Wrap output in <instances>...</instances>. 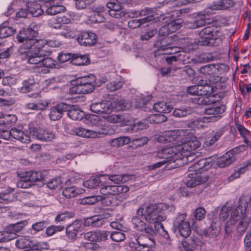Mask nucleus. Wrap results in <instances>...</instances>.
<instances>
[{"label": "nucleus", "instance_id": "1", "mask_svg": "<svg viewBox=\"0 0 251 251\" xmlns=\"http://www.w3.org/2000/svg\"><path fill=\"white\" fill-rule=\"evenodd\" d=\"M200 146V143L196 137H193L190 140L169 148L163 149L159 152L158 155L161 157L171 159H178L182 156H186L187 153L194 152L193 151Z\"/></svg>", "mask_w": 251, "mask_h": 251}, {"label": "nucleus", "instance_id": "2", "mask_svg": "<svg viewBox=\"0 0 251 251\" xmlns=\"http://www.w3.org/2000/svg\"><path fill=\"white\" fill-rule=\"evenodd\" d=\"M200 146V143L196 137H193L190 140L169 148L163 149L159 152L158 155L161 157L171 159H178L182 156H186L187 153L194 152L193 151Z\"/></svg>", "mask_w": 251, "mask_h": 251}, {"label": "nucleus", "instance_id": "3", "mask_svg": "<svg viewBox=\"0 0 251 251\" xmlns=\"http://www.w3.org/2000/svg\"><path fill=\"white\" fill-rule=\"evenodd\" d=\"M168 205L165 203L150 204L144 208H139L137 211L139 216H142L144 220L150 224H153L154 226L166 219L163 212L167 210Z\"/></svg>", "mask_w": 251, "mask_h": 251}, {"label": "nucleus", "instance_id": "4", "mask_svg": "<svg viewBox=\"0 0 251 251\" xmlns=\"http://www.w3.org/2000/svg\"><path fill=\"white\" fill-rule=\"evenodd\" d=\"M247 206L248 202L246 200L241 201L238 206L231 212L230 217L226 224V232H229L230 226L234 225L238 220H240L237 228L238 232L243 234L245 232L250 223V218L246 212Z\"/></svg>", "mask_w": 251, "mask_h": 251}, {"label": "nucleus", "instance_id": "5", "mask_svg": "<svg viewBox=\"0 0 251 251\" xmlns=\"http://www.w3.org/2000/svg\"><path fill=\"white\" fill-rule=\"evenodd\" d=\"M205 166L206 160L202 159L189 167V173L185 180V183L187 187L192 188L205 182V180L202 178L200 174Z\"/></svg>", "mask_w": 251, "mask_h": 251}, {"label": "nucleus", "instance_id": "6", "mask_svg": "<svg viewBox=\"0 0 251 251\" xmlns=\"http://www.w3.org/2000/svg\"><path fill=\"white\" fill-rule=\"evenodd\" d=\"M19 32L17 35V40L20 43H24V47L26 49L32 47L35 50H42L46 44L47 41L43 39H37L35 38L38 35V32Z\"/></svg>", "mask_w": 251, "mask_h": 251}, {"label": "nucleus", "instance_id": "7", "mask_svg": "<svg viewBox=\"0 0 251 251\" xmlns=\"http://www.w3.org/2000/svg\"><path fill=\"white\" fill-rule=\"evenodd\" d=\"M19 54L22 59L27 61L30 64L38 65L43 59L45 53L42 50H35L34 48L26 49L24 47V44L19 49Z\"/></svg>", "mask_w": 251, "mask_h": 251}, {"label": "nucleus", "instance_id": "8", "mask_svg": "<svg viewBox=\"0 0 251 251\" xmlns=\"http://www.w3.org/2000/svg\"><path fill=\"white\" fill-rule=\"evenodd\" d=\"M19 176L20 180L18 181L17 186L22 188H29L37 181L43 182V178L40 172H25L20 174Z\"/></svg>", "mask_w": 251, "mask_h": 251}, {"label": "nucleus", "instance_id": "9", "mask_svg": "<svg viewBox=\"0 0 251 251\" xmlns=\"http://www.w3.org/2000/svg\"><path fill=\"white\" fill-rule=\"evenodd\" d=\"M213 105L205 109V116L202 118L203 122H214L219 120L220 114L225 112V106L220 102L215 101Z\"/></svg>", "mask_w": 251, "mask_h": 251}, {"label": "nucleus", "instance_id": "10", "mask_svg": "<svg viewBox=\"0 0 251 251\" xmlns=\"http://www.w3.org/2000/svg\"><path fill=\"white\" fill-rule=\"evenodd\" d=\"M155 246L152 238L146 235L139 236L135 241L129 243V246L132 251H150Z\"/></svg>", "mask_w": 251, "mask_h": 251}, {"label": "nucleus", "instance_id": "11", "mask_svg": "<svg viewBox=\"0 0 251 251\" xmlns=\"http://www.w3.org/2000/svg\"><path fill=\"white\" fill-rule=\"evenodd\" d=\"M186 214H179L173 223V227L177 230L179 235L184 238L189 236L191 232L190 223L186 220Z\"/></svg>", "mask_w": 251, "mask_h": 251}, {"label": "nucleus", "instance_id": "12", "mask_svg": "<svg viewBox=\"0 0 251 251\" xmlns=\"http://www.w3.org/2000/svg\"><path fill=\"white\" fill-rule=\"evenodd\" d=\"M70 133L74 135H76L84 138H99L107 133L106 130L102 128L101 130H92L86 129L83 127L78 126L74 127L71 129Z\"/></svg>", "mask_w": 251, "mask_h": 251}, {"label": "nucleus", "instance_id": "13", "mask_svg": "<svg viewBox=\"0 0 251 251\" xmlns=\"http://www.w3.org/2000/svg\"><path fill=\"white\" fill-rule=\"evenodd\" d=\"M209 12V10L200 12L198 14L200 19L196 20L192 23H190L188 26L191 29H195L205 25H206L212 24V25L206 26L204 28L206 31H212V30H210L208 29L216 26V25L213 24V20L208 18ZM214 30V29H213L212 31H213Z\"/></svg>", "mask_w": 251, "mask_h": 251}, {"label": "nucleus", "instance_id": "14", "mask_svg": "<svg viewBox=\"0 0 251 251\" xmlns=\"http://www.w3.org/2000/svg\"><path fill=\"white\" fill-rule=\"evenodd\" d=\"M129 187L123 185H108L102 184L100 190V193L104 196L116 195L128 192Z\"/></svg>", "mask_w": 251, "mask_h": 251}, {"label": "nucleus", "instance_id": "15", "mask_svg": "<svg viewBox=\"0 0 251 251\" xmlns=\"http://www.w3.org/2000/svg\"><path fill=\"white\" fill-rule=\"evenodd\" d=\"M29 133L32 137L44 141H51L55 138V133L50 129L33 127L30 128Z\"/></svg>", "mask_w": 251, "mask_h": 251}, {"label": "nucleus", "instance_id": "16", "mask_svg": "<svg viewBox=\"0 0 251 251\" xmlns=\"http://www.w3.org/2000/svg\"><path fill=\"white\" fill-rule=\"evenodd\" d=\"M238 151L237 148H235L226 152L217 159L216 165L220 168H225L229 166L236 159Z\"/></svg>", "mask_w": 251, "mask_h": 251}, {"label": "nucleus", "instance_id": "17", "mask_svg": "<svg viewBox=\"0 0 251 251\" xmlns=\"http://www.w3.org/2000/svg\"><path fill=\"white\" fill-rule=\"evenodd\" d=\"M95 78L93 75L85 76L77 78V83L80 84L81 94H85L92 92L95 89L93 83L95 82Z\"/></svg>", "mask_w": 251, "mask_h": 251}, {"label": "nucleus", "instance_id": "18", "mask_svg": "<svg viewBox=\"0 0 251 251\" xmlns=\"http://www.w3.org/2000/svg\"><path fill=\"white\" fill-rule=\"evenodd\" d=\"M91 110L99 114H108L113 109V106L110 101H104L92 104L90 106Z\"/></svg>", "mask_w": 251, "mask_h": 251}, {"label": "nucleus", "instance_id": "19", "mask_svg": "<svg viewBox=\"0 0 251 251\" xmlns=\"http://www.w3.org/2000/svg\"><path fill=\"white\" fill-rule=\"evenodd\" d=\"M67 104L64 103H60L50 108V118L52 121H56L60 119L64 112L68 109Z\"/></svg>", "mask_w": 251, "mask_h": 251}, {"label": "nucleus", "instance_id": "20", "mask_svg": "<svg viewBox=\"0 0 251 251\" xmlns=\"http://www.w3.org/2000/svg\"><path fill=\"white\" fill-rule=\"evenodd\" d=\"M212 32H200V39L199 44L202 46H216V42L218 44L221 42L219 38H214Z\"/></svg>", "mask_w": 251, "mask_h": 251}, {"label": "nucleus", "instance_id": "21", "mask_svg": "<svg viewBox=\"0 0 251 251\" xmlns=\"http://www.w3.org/2000/svg\"><path fill=\"white\" fill-rule=\"evenodd\" d=\"M175 14H176V15H177V12L172 11V13H168L167 14V16H166L165 18H170V21L171 22L170 23L168 24L167 27L166 25L163 26L162 27L163 29L162 30L169 29V30H179L182 27V24L183 23V20L181 18L175 19V17H174Z\"/></svg>", "mask_w": 251, "mask_h": 251}, {"label": "nucleus", "instance_id": "22", "mask_svg": "<svg viewBox=\"0 0 251 251\" xmlns=\"http://www.w3.org/2000/svg\"><path fill=\"white\" fill-rule=\"evenodd\" d=\"M132 223L134 228L140 231H144L151 235L155 234V229L151 226L147 225L138 217H134L132 219Z\"/></svg>", "mask_w": 251, "mask_h": 251}, {"label": "nucleus", "instance_id": "23", "mask_svg": "<svg viewBox=\"0 0 251 251\" xmlns=\"http://www.w3.org/2000/svg\"><path fill=\"white\" fill-rule=\"evenodd\" d=\"M77 40L81 45L92 46L96 43L97 36L94 32H81L77 36Z\"/></svg>", "mask_w": 251, "mask_h": 251}, {"label": "nucleus", "instance_id": "24", "mask_svg": "<svg viewBox=\"0 0 251 251\" xmlns=\"http://www.w3.org/2000/svg\"><path fill=\"white\" fill-rule=\"evenodd\" d=\"M81 223L75 220L66 227V234L69 240H75L81 227Z\"/></svg>", "mask_w": 251, "mask_h": 251}, {"label": "nucleus", "instance_id": "25", "mask_svg": "<svg viewBox=\"0 0 251 251\" xmlns=\"http://www.w3.org/2000/svg\"><path fill=\"white\" fill-rule=\"evenodd\" d=\"M45 6L47 8L46 12L48 15H54L58 13L64 12L66 10L65 7L58 2H54L53 1H47L45 2Z\"/></svg>", "mask_w": 251, "mask_h": 251}, {"label": "nucleus", "instance_id": "26", "mask_svg": "<svg viewBox=\"0 0 251 251\" xmlns=\"http://www.w3.org/2000/svg\"><path fill=\"white\" fill-rule=\"evenodd\" d=\"M235 2L233 0H220L214 2L207 10H224L233 7Z\"/></svg>", "mask_w": 251, "mask_h": 251}, {"label": "nucleus", "instance_id": "27", "mask_svg": "<svg viewBox=\"0 0 251 251\" xmlns=\"http://www.w3.org/2000/svg\"><path fill=\"white\" fill-rule=\"evenodd\" d=\"M12 137L24 144L30 142V138L27 134L16 127L12 128Z\"/></svg>", "mask_w": 251, "mask_h": 251}, {"label": "nucleus", "instance_id": "28", "mask_svg": "<svg viewBox=\"0 0 251 251\" xmlns=\"http://www.w3.org/2000/svg\"><path fill=\"white\" fill-rule=\"evenodd\" d=\"M68 109L67 114L69 118L73 120H80L84 116L83 112L75 105L67 104Z\"/></svg>", "mask_w": 251, "mask_h": 251}, {"label": "nucleus", "instance_id": "29", "mask_svg": "<svg viewBox=\"0 0 251 251\" xmlns=\"http://www.w3.org/2000/svg\"><path fill=\"white\" fill-rule=\"evenodd\" d=\"M27 9L28 11L33 17H38L41 15L44 12L40 4L36 2H27Z\"/></svg>", "mask_w": 251, "mask_h": 251}, {"label": "nucleus", "instance_id": "30", "mask_svg": "<svg viewBox=\"0 0 251 251\" xmlns=\"http://www.w3.org/2000/svg\"><path fill=\"white\" fill-rule=\"evenodd\" d=\"M107 176L109 180L116 184L126 183L131 179V176L127 175H108Z\"/></svg>", "mask_w": 251, "mask_h": 251}, {"label": "nucleus", "instance_id": "31", "mask_svg": "<svg viewBox=\"0 0 251 251\" xmlns=\"http://www.w3.org/2000/svg\"><path fill=\"white\" fill-rule=\"evenodd\" d=\"M85 190L81 188H76L74 186L65 188L62 192L63 195L66 198H72L82 194Z\"/></svg>", "mask_w": 251, "mask_h": 251}, {"label": "nucleus", "instance_id": "32", "mask_svg": "<svg viewBox=\"0 0 251 251\" xmlns=\"http://www.w3.org/2000/svg\"><path fill=\"white\" fill-rule=\"evenodd\" d=\"M50 102L48 100H41L39 102L35 103L29 102L26 104L25 107L28 109L33 110H44L48 107Z\"/></svg>", "mask_w": 251, "mask_h": 251}, {"label": "nucleus", "instance_id": "33", "mask_svg": "<svg viewBox=\"0 0 251 251\" xmlns=\"http://www.w3.org/2000/svg\"><path fill=\"white\" fill-rule=\"evenodd\" d=\"M199 244V239L195 237H192L187 241H183L181 243L183 251H193Z\"/></svg>", "mask_w": 251, "mask_h": 251}, {"label": "nucleus", "instance_id": "34", "mask_svg": "<svg viewBox=\"0 0 251 251\" xmlns=\"http://www.w3.org/2000/svg\"><path fill=\"white\" fill-rule=\"evenodd\" d=\"M153 108L154 111L159 113H168L172 111L173 107L166 102L159 101L153 104Z\"/></svg>", "mask_w": 251, "mask_h": 251}, {"label": "nucleus", "instance_id": "35", "mask_svg": "<svg viewBox=\"0 0 251 251\" xmlns=\"http://www.w3.org/2000/svg\"><path fill=\"white\" fill-rule=\"evenodd\" d=\"M155 19L152 15H149L139 20H132L128 22V26L131 29H135L139 27L141 24L152 21Z\"/></svg>", "mask_w": 251, "mask_h": 251}, {"label": "nucleus", "instance_id": "36", "mask_svg": "<svg viewBox=\"0 0 251 251\" xmlns=\"http://www.w3.org/2000/svg\"><path fill=\"white\" fill-rule=\"evenodd\" d=\"M103 118L107 122L113 124L120 123L121 125L123 126L126 123L124 117L120 114H113L105 116Z\"/></svg>", "mask_w": 251, "mask_h": 251}, {"label": "nucleus", "instance_id": "37", "mask_svg": "<svg viewBox=\"0 0 251 251\" xmlns=\"http://www.w3.org/2000/svg\"><path fill=\"white\" fill-rule=\"evenodd\" d=\"M32 241L27 236H21L15 242L16 247L20 249L28 248L31 246Z\"/></svg>", "mask_w": 251, "mask_h": 251}, {"label": "nucleus", "instance_id": "38", "mask_svg": "<svg viewBox=\"0 0 251 251\" xmlns=\"http://www.w3.org/2000/svg\"><path fill=\"white\" fill-rule=\"evenodd\" d=\"M195 102L200 105H210L215 102L212 96L200 95L194 99Z\"/></svg>", "mask_w": 251, "mask_h": 251}, {"label": "nucleus", "instance_id": "39", "mask_svg": "<svg viewBox=\"0 0 251 251\" xmlns=\"http://www.w3.org/2000/svg\"><path fill=\"white\" fill-rule=\"evenodd\" d=\"M71 62L73 65L82 66L87 64L89 63V59L86 55H80L78 54H73V59Z\"/></svg>", "mask_w": 251, "mask_h": 251}, {"label": "nucleus", "instance_id": "40", "mask_svg": "<svg viewBox=\"0 0 251 251\" xmlns=\"http://www.w3.org/2000/svg\"><path fill=\"white\" fill-rule=\"evenodd\" d=\"M184 133L185 131L183 130H169L165 133V136L168 139H165L164 140L171 142L184 135Z\"/></svg>", "mask_w": 251, "mask_h": 251}, {"label": "nucleus", "instance_id": "41", "mask_svg": "<svg viewBox=\"0 0 251 251\" xmlns=\"http://www.w3.org/2000/svg\"><path fill=\"white\" fill-rule=\"evenodd\" d=\"M14 189H11L10 191L6 190L5 192L0 193V203L7 204L14 200V197L11 192Z\"/></svg>", "mask_w": 251, "mask_h": 251}, {"label": "nucleus", "instance_id": "42", "mask_svg": "<svg viewBox=\"0 0 251 251\" xmlns=\"http://www.w3.org/2000/svg\"><path fill=\"white\" fill-rule=\"evenodd\" d=\"M130 142V139L127 136H122L111 140L109 143L114 147H119Z\"/></svg>", "mask_w": 251, "mask_h": 251}, {"label": "nucleus", "instance_id": "43", "mask_svg": "<svg viewBox=\"0 0 251 251\" xmlns=\"http://www.w3.org/2000/svg\"><path fill=\"white\" fill-rule=\"evenodd\" d=\"M223 132L221 130L213 132V134L210 137H208L206 139L204 142V146L208 147L209 146L213 145L216 143L219 138L223 135Z\"/></svg>", "mask_w": 251, "mask_h": 251}, {"label": "nucleus", "instance_id": "44", "mask_svg": "<svg viewBox=\"0 0 251 251\" xmlns=\"http://www.w3.org/2000/svg\"><path fill=\"white\" fill-rule=\"evenodd\" d=\"M17 120V117L14 114H4L2 120L0 121V126H12Z\"/></svg>", "mask_w": 251, "mask_h": 251}, {"label": "nucleus", "instance_id": "45", "mask_svg": "<svg viewBox=\"0 0 251 251\" xmlns=\"http://www.w3.org/2000/svg\"><path fill=\"white\" fill-rule=\"evenodd\" d=\"M220 231L219 225L212 222L211 226L207 229L206 235L209 237H216L219 234Z\"/></svg>", "mask_w": 251, "mask_h": 251}, {"label": "nucleus", "instance_id": "46", "mask_svg": "<svg viewBox=\"0 0 251 251\" xmlns=\"http://www.w3.org/2000/svg\"><path fill=\"white\" fill-rule=\"evenodd\" d=\"M162 151V150L160 151H159L157 152V154H156V157L158 158H162L163 159V160L161 161H159L153 165H150L149 166L148 168H149V169L150 170H153L155 168H159L161 166H162V165H163L164 164H165V163H171L172 162H174L176 160H177V159H171L172 157L171 158H164V157H159L158 155V154L159 152H161V151Z\"/></svg>", "mask_w": 251, "mask_h": 251}, {"label": "nucleus", "instance_id": "47", "mask_svg": "<svg viewBox=\"0 0 251 251\" xmlns=\"http://www.w3.org/2000/svg\"><path fill=\"white\" fill-rule=\"evenodd\" d=\"M101 180L98 177H91L83 182V186L88 189H94L100 183Z\"/></svg>", "mask_w": 251, "mask_h": 251}, {"label": "nucleus", "instance_id": "48", "mask_svg": "<svg viewBox=\"0 0 251 251\" xmlns=\"http://www.w3.org/2000/svg\"><path fill=\"white\" fill-rule=\"evenodd\" d=\"M47 224L45 221H42L32 224L31 228L29 229L30 233L34 235L38 232L43 230L46 228Z\"/></svg>", "mask_w": 251, "mask_h": 251}, {"label": "nucleus", "instance_id": "49", "mask_svg": "<svg viewBox=\"0 0 251 251\" xmlns=\"http://www.w3.org/2000/svg\"><path fill=\"white\" fill-rule=\"evenodd\" d=\"M15 233L8 231H0V242H5L15 238Z\"/></svg>", "mask_w": 251, "mask_h": 251}, {"label": "nucleus", "instance_id": "50", "mask_svg": "<svg viewBox=\"0 0 251 251\" xmlns=\"http://www.w3.org/2000/svg\"><path fill=\"white\" fill-rule=\"evenodd\" d=\"M110 234V231L106 230H96L95 231L96 242L105 241L107 240L108 236Z\"/></svg>", "mask_w": 251, "mask_h": 251}, {"label": "nucleus", "instance_id": "51", "mask_svg": "<svg viewBox=\"0 0 251 251\" xmlns=\"http://www.w3.org/2000/svg\"><path fill=\"white\" fill-rule=\"evenodd\" d=\"M215 87L207 82V84L204 85L200 88V95L212 96L214 92Z\"/></svg>", "mask_w": 251, "mask_h": 251}, {"label": "nucleus", "instance_id": "52", "mask_svg": "<svg viewBox=\"0 0 251 251\" xmlns=\"http://www.w3.org/2000/svg\"><path fill=\"white\" fill-rule=\"evenodd\" d=\"M191 112V109L188 108H183L175 109L173 112L174 116L178 118H182L186 116L188 114H190Z\"/></svg>", "mask_w": 251, "mask_h": 251}, {"label": "nucleus", "instance_id": "53", "mask_svg": "<svg viewBox=\"0 0 251 251\" xmlns=\"http://www.w3.org/2000/svg\"><path fill=\"white\" fill-rule=\"evenodd\" d=\"M85 226H97L101 225V222L99 219L98 216H94L86 219L83 223Z\"/></svg>", "mask_w": 251, "mask_h": 251}, {"label": "nucleus", "instance_id": "54", "mask_svg": "<svg viewBox=\"0 0 251 251\" xmlns=\"http://www.w3.org/2000/svg\"><path fill=\"white\" fill-rule=\"evenodd\" d=\"M109 236L113 241L117 242L123 241L126 237L125 234L120 230L110 232Z\"/></svg>", "mask_w": 251, "mask_h": 251}, {"label": "nucleus", "instance_id": "55", "mask_svg": "<svg viewBox=\"0 0 251 251\" xmlns=\"http://www.w3.org/2000/svg\"><path fill=\"white\" fill-rule=\"evenodd\" d=\"M149 139L146 137H142L141 138L133 139L130 142L132 146L137 148L142 147L148 143Z\"/></svg>", "mask_w": 251, "mask_h": 251}, {"label": "nucleus", "instance_id": "56", "mask_svg": "<svg viewBox=\"0 0 251 251\" xmlns=\"http://www.w3.org/2000/svg\"><path fill=\"white\" fill-rule=\"evenodd\" d=\"M74 213L68 211H64L59 213L55 219V221L57 222H63L67 219L74 217Z\"/></svg>", "mask_w": 251, "mask_h": 251}, {"label": "nucleus", "instance_id": "57", "mask_svg": "<svg viewBox=\"0 0 251 251\" xmlns=\"http://www.w3.org/2000/svg\"><path fill=\"white\" fill-rule=\"evenodd\" d=\"M123 84L124 82L122 81H114L108 83L107 88L110 91H115L120 89Z\"/></svg>", "mask_w": 251, "mask_h": 251}, {"label": "nucleus", "instance_id": "58", "mask_svg": "<svg viewBox=\"0 0 251 251\" xmlns=\"http://www.w3.org/2000/svg\"><path fill=\"white\" fill-rule=\"evenodd\" d=\"M77 79L75 81H72V87L69 89V93L72 95L81 94V87L80 84L77 83Z\"/></svg>", "mask_w": 251, "mask_h": 251}, {"label": "nucleus", "instance_id": "59", "mask_svg": "<svg viewBox=\"0 0 251 251\" xmlns=\"http://www.w3.org/2000/svg\"><path fill=\"white\" fill-rule=\"evenodd\" d=\"M44 66L47 68H53L55 67V61L51 58H44L40 63L38 67Z\"/></svg>", "mask_w": 251, "mask_h": 251}, {"label": "nucleus", "instance_id": "60", "mask_svg": "<svg viewBox=\"0 0 251 251\" xmlns=\"http://www.w3.org/2000/svg\"><path fill=\"white\" fill-rule=\"evenodd\" d=\"M61 181L60 178L57 177L50 179L47 183V186L50 189L58 188L61 184Z\"/></svg>", "mask_w": 251, "mask_h": 251}, {"label": "nucleus", "instance_id": "61", "mask_svg": "<svg viewBox=\"0 0 251 251\" xmlns=\"http://www.w3.org/2000/svg\"><path fill=\"white\" fill-rule=\"evenodd\" d=\"M34 84V81L32 79H28L23 82V86L21 89V91L23 93L28 92L30 89L31 87Z\"/></svg>", "mask_w": 251, "mask_h": 251}, {"label": "nucleus", "instance_id": "62", "mask_svg": "<svg viewBox=\"0 0 251 251\" xmlns=\"http://www.w3.org/2000/svg\"><path fill=\"white\" fill-rule=\"evenodd\" d=\"M230 211L231 209L229 207L223 206L219 214L220 219L223 221H225L228 218Z\"/></svg>", "mask_w": 251, "mask_h": 251}, {"label": "nucleus", "instance_id": "63", "mask_svg": "<svg viewBox=\"0 0 251 251\" xmlns=\"http://www.w3.org/2000/svg\"><path fill=\"white\" fill-rule=\"evenodd\" d=\"M27 224L26 221H22L12 226H10L9 227V230H11L14 233V232H19L21 231L23 227L25 226Z\"/></svg>", "mask_w": 251, "mask_h": 251}, {"label": "nucleus", "instance_id": "64", "mask_svg": "<svg viewBox=\"0 0 251 251\" xmlns=\"http://www.w3.org/2000/svg\"><path fill=\"white\" fill-rule=\"evenodd\" d=\"M107 6L109 8V10H123V6L117 0L107 3Z\"/></svg>", "mask_w": 251, "mask_h": 251}]
</instances>
